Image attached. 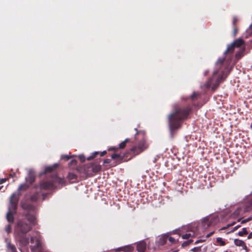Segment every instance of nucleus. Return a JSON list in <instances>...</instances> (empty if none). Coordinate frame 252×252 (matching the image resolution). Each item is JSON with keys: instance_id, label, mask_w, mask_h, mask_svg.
<instances>
[{"instance_id": "49", "label": "nucleus", "mask_w": 252, "mask_h": 252, "mask_svg": "<svg viewBox=\"0 0 252 252\" xmlns=\"http://www.w3.org/2000/svg\"><path fill=\"white\" fill-rule=\"evenodd\" d=\"M235 223H236V222H235V221H233V222H232V223H230V224H228L227 225V227H230V226H233V225H234Z\"/></svg>"}, {"instance_id": "46", "label": "nucleus", "mask_w": 252, "mask_h": 252, "mask_svg": "<svg viewBox=\"0 0 252 252\" xmlns=\"http://www.w3.org/2000/svg\"><path fill=\"white\" fill-rule=\"evenodd\" d=\"M106 153H107L106 151H103L102 152H101V153H100V157H103V156H104L105 155H106Z\"/></svg>"}, {"instance_id": "22", "label": "nucleus", "mask_w": 252, "mask_h": 252, "mask_svg": "<svg viewBox=\"0 0 252 252\" xmlns=\"http://www.w3.org/2000/svg\"><path fill=\"white\" fill-rule=\"evenodd\" d=\"M130 139L126 138L124 141L120 143L119 148L122 149H124L126 147V144L130 142Z\"/></svg>"}, {"instance_id": "59", "label": "nucleus", "mask_w": 252, "mask_h": 252, "mask_svg": "<svg viewBox=\"0 0 252 252\" xmlns=\"http://www.w3.org/2000/svg\"><path fill=\"white\" fill-rule=\"evenodd\" d=\"M225 252H228L227 251H226Z\"/></svg>"}, {"instance_id": "43", "label": "nucleus", "mask_w": 252, "mask_h": 252, "mask_svg": "<svg viewBox=\"0 0 252 252\" xmlns=\"http://www.w3.org/2000/svg\"><path fill=\"white\" fill-rule=\"evenodd\" d=\"M111 160L110 159L107 158V159H105L104 160L103 163L104 164H109L111 162Z\"/></svg>"}, {"instance_id": "42", "label": "nucleus", "mask_w": 252, "mask_h": 252, "mask_svg": "<svg viewBox=\"0 0 252 252\" xmlns=\"http://www.w3.org/2000/svg\"><path fill=\"white\" fill-rule=\"evenodd\" d=\"M119 147H112L109 148V151H116L118 150Z\"/></svg>"}, {"instance_id": "10", "label": "nucleus", "mask_w": 252, "mask_h": 252, "mask_svg": "<svg viewBox=\"0 0 252 252\" xmlns=\"http://www.w3.org/2000/svg\"><path fill=\"white\" fill-rule=\"evenodd\" d=\"M147 244L144 241H140L137 244L136 249L138 252H145Z\"/></svg>"}, {"instance_id": "23", "label": "nucleus", "mask_w": 252, "mask_h": 252, "mask_svg": "<svg viewBox=\"0 0 252 252\" xmlns=\"http://www.w3.org/2000/svg\"><path fill=\"white\" fill-rule=\"evenodd\" d=\"M252 36V24L250 26L249 28L246 30L245 32V38H248Z\"/></svg>"}, {"instance_id": "53", "label": "nucleus", "mask_w": 252, "mask_h": 252, "mask_svg": "<svg viewBox=\"0 0 252 252\" xmlns=\"http://www.w3.org/2000/svg\"><path fill=\"white\" fill-rule=\"evenodd\" d=\"M29 243V241H28V240L27 239H26V241H25V245H27Z\"/></svg>"}, {"instance_id": "29", "label": "nucleus", "mask_w": 252, "mask_h": 252, "mask_svg": "<svg viewBox=\"0 0 252 252\" xmlns=\"http://www.w3.org/2000/svg\"><path fill=\"white\" fill-rule=\"evenodd\" d=\"M217 243L220 244V246H223L225 245L226 243L224 241L222 240L221 238H218L216 240Z\"/></svg>"}, {"instance_id": "25", "label": "nucleus", "mask_w": 252, "mask_h": 252, "mask_svg": "<svg viewBox=\"0 0 252 252\" xmlns=\"http://www.w3.org/2000/svg\"><path fill=\"white\" fill-rule=\"evenodd\" d=\"M200 96V94L198 92H193V93L189 96V98L194 101L198 99Z\"/></svg>"}, {"instance_id": "57", "label": "nucleus", "mask_w": 252, "mask_h": 252, "mask_svg": "<svg viewBox=\"0 0 252 252\" xmlns=\"http://www.w3.org/2000/svg\"><path fill=\"white\" fill-rule=\"evenodd\" d=\"M217 73V72L216 71V72H214V75H215V74H216Z\"/></svg>"}, {"instance_id": "45", "label": "nucleus", "mask_w": 252, "mask_h": 252, "mask_svg": "<svg viewBox=\"0 0 252 252\" xmlns=\"http://www.w3.org/2000/svg\"><path fill=\"white\" fill-rule=\"evenodd\" d=\"M240 226H240V225H237V226H235V227L233 228V229H232V232H234V231H236V230L238 228H239Z\"/></svg>"}, {"instance_id": "8", "label": "nucleus", "mask_w": 252, "mask_h": 252, "mask_svg": "<svg viewBox=\"0 0 252 252\" xmlns=\"http://www.w3.org/2000/svg\"><path fill=\"white\" fill-rule=\"evenodd\" d=\"M87 168L88 169H90L92 170L93 173H90L88 172H87L86 174L89 176H92L94 175V174H95L99 171H100L101 169V167L99 164H91L87 166Z\"/></svg>"}, {"instance_id": "11", "label": "nucleus", "mask_w": 252, "mask_h": 252, "mask_svg": "<svg viewBox=\"0 0 252 252\" xmlns=\"http://www.w3.org/2000/svg\"><path fill=\"white\" fill-rule=\"evenodd\" d=\"M232 43L233 44L234 47L236 48H238L242 46L245 47V41L241 38L236 39L233 42H232Z\"/></svg>"}, {"instance_id": "47", "label": "nucleus", "mask_w": 252, "mask_h": 252, "mask_svg": "<svg viewBox=\"0 0 252 252\" xmlns=\"http://www.w3.org/2000/svg\"><path fill=\"white\" fill-rule=\"evenodd\" d=\"M76 163H77V161L76 160H74V159H72L70 161V164H76Z\"/></svg>"}, {"instance_id": "6", "label": "nucleus", "mask_w": 252, "mask_h": 252, "mask_svg": "<svg viewBox=\"0 0 252 252\" xmlns=\"http://www.w3.org/2000/svg\"><path fill=\"white\" fill-rule=\"evenodd\" d=\"M218 220V217L215 216H210L205 217L202 220V225L204 227L208 228L211 226L215 225Z\"/></svg>"}, {"instance_id": "39", "label": "nucleus", "mask_w": 252, "mask_h": 252, "mask_svg": "<svg viewBox=\"0 0 252 252\" xmlns=\"http://www.w3.org/2000/svg\"><path fill=\"white\" fill-rule=\"evenodd\" d=\"M168 239L171 244H174L176 243L175 239L172 237H168Z\"/></svg>"}, {"instance_id": "51", "label": "nucleus", "mask_w": 252, "mask_h": 252, "mask_svg": "<svg viewBox=\"0 0 252 252\" xmlns=\"http://www.w3.org/2000/svg\"><path fill=\"white\" fill-rule=\"evenodd\" d=\"M34 241V238L33 237H31L30 239V242L31 243H33Z\"/></svg>"}, {"instance_id": "28", "label": "nucleus", "mask_w": 252, "mask_h": 252, "mask_svg": "<svg viewBox=\"0 0 252 252\" xmlns=\"http://www.w3.org/2000/svg\"><path fill=\"white\" fill-rule=\"evenodd\" d=\"M248 233V232L246 228H243L242 229V231H239L238 233V235L240 236H243L244 235H246Z\"/></svg>"}, {"instance_id": "30", "label": "nucleus", "mask_w": 252, "mask_h": 252, "mask_svg": "<svg viewBox=\"0 0 252 252\" xmlns=\"http://www.w3.org/2000/svg\"><path fill=\"white\" fill-rule=\"evenodd\" d=\"M99 153L98 152H95L92 154V155L87 158L88 160H91L95 158L96 156L98 155Z\"/></svg>"}, {"instance_id": "41", "label": "nucleus", "mask_w": 252, "mask_h": 252, "mask_svg": "<svg viewBox=\"0 0 252 252\" xmlns=\"http://www.w3.org/2000/svg\"><path fill=\"white\" fill-rule=\"evenodd\" d=\"M193 252H200L201 251V249L199 247H195L191 250Z\"/></svg>"}, {"instance_id": "44", "label": "nucleus", "mask_w": 252, "mask_h": 252, "mask_svg": "<svg viewBox=\"0 0 252 252\" xmlns=\"http://www.w3.org/2000/svg\"><path fill=\"white\" fill-rule=\"evenodd\" d=\"M7 180V178L0 179V184H3Z\"/></svg>"}, {"instance_id": "14", "label": "nucleus", "mask_w": 252, "mask_h": 252, "mask_svg": "<svg viewBox=\"0 0 252 252\" xmlns=\"http://www.w3.org/2000/svg\"><path fill=\"white\" fill-rule=\"evenodd\" d=\"M168 239V235H164L162 236L161 237L159 238L158 241V244L159 246H163L164 245L166 241Z\"/></svg>"}, {"instance_id": "21", "label": "nucleus", "mask_w": 252, "mask_h": 252, "mask_svg": "<svg viewBox=\"0 0 252 252\" xmlns=\"http://www.w3.org/2000/svg\"><path fill=\"white\" fill-rule=\"evenodd\" d=\"M234 244L237 246H239V247L245 246V247H246L245 242L241 240L235 239L234 241Z\"/></svg>"}, {"instance_id": "56", "label": "nucleus", "mask_w": 252, "mask_h": 252, "mask_svg": "<svg viewBox=\"0 0 252 252\" xmlns=\"http://www.w3.org/2000/svg\"><path fill=\"white\" fill-rule=\"evenodd\" d=\"M199 242V241H197L195 243V244H197Z\"/></svg>"}, {"instance_id": "54", "label": "nucleus", "mask_w": 252, "mask_h": 252, "mask_svg": "<svg viewBox=\"0 0 252 252\" xmlns=\"http://www.w3.org/2000/svg\"><path fill=\"white\" fill-rule=\"evenodd\" d=\"M187 243H188L187 242H184V243L183 244V245H187Z\"/></svg>"}, {"instance_id": "3", "label": "nucleus", "mask_w": 252, "mask_h": 252, "mask_svg": "<svg viewBox=\"0 0 252 252\" xmlns=\"http://www.w3.org/2000/svg\"><path fill=\"white\" fill-rule=\"evenodd\" d=\"M36 223L35 217L27 212L23 218L17 220L15 227V232L20 238H24L25 235L31 230L32 226Z\"/></svg>"}, {"instance_id": "17", "label": "nucleus", "mask_w": 252, "mask_h": 252, "mask_svg": "<svg viewBox=\"0 0 252 252\" xmlns=\"http://www.w3.org/2000/svg\"><path fill=\"white\" fill-rule=\"evenodd\" d=\"M245 51V47H243V48L235 54V58L239 60L244 55V52Z\"/></svg>"}, {"instance_id": "52", "label": "nucleus", "mask_w": 252, "mask_h": 252, "mask_svg": "<svg viewBox=\"0 0 252 252\" xmlns=\"http://www.w3.org/2000/svg\"><path fill=\"white\" fill-rule=\"evenodd\" d=\"M229 227H227V225L225 227H223L222 228H221V230H225L226 229H227V228H228Z\"/></svg>"}, {"instance_id": "2", "label": "nucleus", "mask_w": 252, "mask_h": 252, "mask_svg": "<svg viewBox=\"0 0 252 252\" xmlns=\"http://www.w3.org/2000/svg\"><path fill=\"white\" fill-rule=\"evenodd\" d=\"M191 112V107L189 106L180 107L175 106L173 112L168 116V120L170 131L181 127L182 122L187 119Z\"/></svg>"}, {"instance_id": "55", "label": "nucleus", "mask_w": 252, "mask_h": 252, "mask_svg": "<svg viewBox=\"0 0 252 252\" xmlns=\"http://www.w3.org/2000/svg\"><path fill=\"white\" fill-rule=\"evenodd\" d=\"M241 220V219H238L237 221H238V222H239V221H240Z\"/></svg>"}, {"instance_id": "35", "label": "nucleus", "mask_w": 252, "mask_h": 252, "mask_svg": "<svg viewBox=\"0 0 252 252\" xmlns=\"http://www.w3.org/2000/svg\"><path fill=\"white\" fill-rule=\"evenodd\" d=\"M191 236V234L190 233H186L182 235V237L184 239H188Z\"/></svg>"}, {"instance_id": "50", "label": "nucleus", "mask_w": 252, "mask_h": 252, "mask_svg": "<svg viewBox=\"0 0 252 252\" xmlns=\"http://www.w3.org/2000/svg\"><path fill=\"white\" fill-rule=\"evenodd\" d=\"M251 238H252V232H251V233L249 234V235H248V239H251Z\"/></svg>"}, {"instance_id": "32", "label": "nucleus", "mask_w": 252, "mask_h": 252, "mask_svg": "<svg viewBox=\"0 0 252 252\" xmlns=\"http://www.w3.org/2000/svg\"><path fill=\"white\" fill-rule=\"evenodd\" d=\"M212 80L211 79L209 80L206 83L204 84V87L206 89H209L211 87Z\"/></svg>"}, {"instance_id": "5", "label": "nucleus", "mask_w": 252, "mask_h": 252, "mask_svg": "<svg viewBox=\"0 0 252 252\" xmlns=\"http://www.w3.org/2000/svg\"><path fill=\"white\" fill-rule=\"evenodd\" d=\"M65 182L63 178H60L55 175L52 177L51 180L44 181L40 183L39 186L41 190H52L56 188V184L62 186L65 184Z\"/></svg>"}, {"instance_id": "9", "label": "nucleus", "mask_w": 252, "mask_h": 252, "mask_svg": "<svg viewBox=\"0 0 252 252\" xmlns=\"http://www.w3.org/2000/svg\"><path fill=\"white\" fill-rule=\"evenodd\" d=\"M35 178L34 172L32 170H29L28 171V176L26 178V182L30 185L34 182Z\"/></svg>"}, {"instance_id": "27", "label": "nucleus", "mask_w": 252, "mask_h": 252, "mask_svg": "<svg viewBox=\"0 0 252 252\" xmlns=\"http://www.w3.org/2000/svg\"><path fill=\"white\" fill-rule=\"evenodd\" d=\"M39 197V194L37 192L34 193L31 197V200L32 202L36 201Z\"/></svg>"}, {"instance_id": "24", "label": "nucleus", "mask_w": 252, "mask_h": 252, "mask_svg": "<svg viewBox=\"0 0 252 252\" xmlns=\"http://www.w3.org/2000/svg\"><path fill=\"white\" fill-rule=\"evenodd\" d=\"M57 167V165H53V166H47L45 168V169H44V173H50L51 172H52L55 169H56Z\"/></svg>"}, {"instance_id": "16", "label": "nucleus", "mask_w": 252, "mask_h": 252, "mask_svg": "<svg viewBox=\"0 0 252 252\" xmlns=\"http://www.w3.org/2000/svg\"><path fill=\"white\" fill-rule=\"evenodd\" d=\"M222 77H223L222 75H221L217 79V80H216V81L215 83V84H214L212 85V88H211V89H212V90L213 91H215L217 89V88H218V87L219 86V84H220V82H221V79H222Z\"/></svg>"}, {"instance_id": "1", "label": "nucleus", "mask_w": 252, "mask_h": 252, "mask_svg": "<svg viewBox=\"0 0 252 252\" xmlns=\"http://www.w3.org/2000/svg\"><path fill=\"white\" fill-rule=\"evenodd\" d=\"M136 133L135 135V139H137V136H141V139L138 142L137 145H135L131 147L129 149V151L126 152L124 155H121L118 154H113L111 155V158L115 160V164L114 166L119 164L123 162L127 161L131 158V157L127 158L126 155L127 154H131L133 156H135L141 153L145 150H146L149 146L145 138V133L142 131H137V128H135Z\"/></svg>"}, {"instance_id": "48", "label": "nucleus", "mask_w": 252, "mask_h": 252, "mask_svg": "<svg viewBox=\"0 0 252 252\" xmlns=\"http://www.w3.org/2000/svg\"><path fill=\"white\" fill-rule=\"evenodd\" d=\"M214 231H212L210 233H209V234H208L206 236L207 237H209L210 236H211L214 233Z\"/></svg>"}, {"instance_id": "12", "label": "nucleus", "mask_w": 252, "mask_h": 252, "mask_svg": "<svg viewBox=\"0 0 252 252\" xmlns=\"http://www.w3.org/2000/svg\"><path fill=\"white\" fill-rule=\"evenodd\" d=\"M252 209V197L250 198L244 208L245 212H249Z\"/></svg>"}, {"instance_id": "58", "label": "nucleus", "mask_w": 252, "mask_h": 252, "mask_svg": "<svg viewBox=\"0 0 252 252\" xmlns=\"http://www.w3.org/2000/svg\"><path fill=\"white\" fill-rule=\"evenodd\" d=\"M191 242H192V241L190 240V241H189V243H190Z\"/></svg>"}, {"instance_id": "19", "label": "nucleus", "mask_w": 252, "mask_h": 252, "mask_svg": "<svg viewBox=\"0 0 252 252\" xmlns=\"http://www.w3.org/2000/svg\"><path fill=\"white\" fill-rule=\"evenodd\" d=\"M67 178L69 181L74 182L77 180V176L73 173H68Z\"/></svg>"}, {"instance_id": "31", "label": "nucleus", "mask_w": 252, "mask_h": 252, "mask_svg": "<svg viewBox=\"0 0 252 252\" xmlns=\"http://www.w3.org/2000/svg\"><path fill=\"white\" fill-rule=\"evenodd\" d=\"M238 19L236 16H234L233 18L232 27H237Z\"/></svg>"}, {"instance_id": "4", "label": "nucleus", "mask_w": 252, "mask_h": 252, "mask_svg": "<svg viewBox=\"0 0 252 252\" xmlns=\"http://www.w3.org/2000/svg\"><path fill=\"white\" fill-rule=\"evenodd\" d=\"M20 194L13 193L10 196L8 205V211L6 214V218L7 221L13 223L14 221V215L16 213L18 203Z\"/></svg>"}, {"instance_id": "36", "label": "nucleus", "mask_w": 252, "mask_h": 252, "mask_svg": "<svg viewBox=\"0 0 252 252\" xmlns=\"http://www.w3.org/2000/svg\"><path fill=\"white\" fill-rule=\"evenodd\" d=\"M252 220V217H250L247 219H245L244 220H243L242 221H241V223L243 224V223H245L248 221H249L250 220Z\"/></svg>"}, {"instance_id": "18", "label": "nucleus", "mask_w": 252, "mask_h": 252, "mask_svg": "<svg viewBox=\"0 0 252 252\" xmlns=\"http://www.w3.org/2000/svg\"><path fill=\"white\" fill-rule=\"evenodd\" d=\"M235 48V47H234L233 44L232 43H231L230 45H229L227 46L226 50L224 53V55H226V54H229V53L232 54L233 53Z\"/></svg>"}, {"instance_id": "34", "label": "nucleus", "mask_w": 252, "mask_h": 252, "mask_svg": "<svg viewBox=\"0 0 252 252\" xmlns=\"http://www.w3.org/2000/svg\"><path fill=\"white\" fill-rule=\"evenodd\" d=\"M11 226L10 224L7 225L5 227V231L8 234L11 232Z\"/></svg>"}, {"instance_id": "15", "label": "nucleus", "mask_w": 252, "mask_h": 252, "mask_svg": "<svg viewBox=\"0 0 252 252\" xmlns=\"http://www.w3.org/2000/svg\"><path fill=\"white\" fill-rule=\"evenodd\" d=\"M134 250V248L131 246H127L125 247L120 248L117 249V251H123L125 252H132Z\"/></svg>"}, {"instance_id": "33", "label": "nucleus", "mask_w": 252, "mask_h": 252, "mask_svg": "<svg viewBox=\"0 0 252 252\" xmlns=\"http://www.w3.org/2000/svg\"><path fill=\"white\" fill-rule=\"evenodd\" d=\"M238 32V27H233V36L234 37L236 36Z\"/></svg>"}, {"instance_id": "26", "label": "nucleus", "mask_w": 252, "mask_h": 252, "mask_svg": "<svg viewBox=\"0 0 252 252\" xmlns=\"http://www.w3.org/2000/svg\"><path fill=\"white\" fill-rule=\"evenodd\" d=\"M7 248L8 249L10 250L12 252H17L15 246L14 245L10 243V242L7 243Z\"/></svg>"}, {"instance_id": "13", "label": "nucleus", "mask_w": 252, "mask_h": 252, "mask_svg": "<svg viewBox=\"0 0 252 252\" xmlns=\"http://www.w3.org/2000/svg\"><path fill=\"white\" fill-rule=\"evenodd\" d=\"M30 185L28 184H21L18 188L17 192H16V193H19L21 195V193L20 192L21 191H25L29 188ZM21 195H20V196Z\"/></svg>"}, {"instance_id": "40", "label": "nucleus", "mask_w": 252, "mask_h": 252, "mask_svg": "<svg viewBox=\"0 0 252 252\" xmlns=\"http://www.w3.org/2000/svg\"><path fill=\"white\" fill-rule=\"evenodd\" d=\"M79 158L82 162H84L85 161L86 158H85V156L84 155H80L79 156Z\"/></svg>"}, {"instance_id": "38", "label": "nucleus", "mask_w": 252, "mask_h": 252, "mask_svg": "<svg viewBox=\"0 0 252 252\" xmlns=\"http://www.w3.org/2000/svg\"><path fill=\"white\" fill-rule=\"evenodd\" d=\"M61 158L67 161L70 158V157H69L67 155H62L61 157Z\"/></svg>"}, {"instance_id": "7", "label": "nucleus", "mask_w": 252, "mask_h": 252, "mask_svg": "<svg viewBox=\"0 0 252 252\" xmlns=\"http://www.w3.org/2000/svg\"><path fill=\"white\" fill-rule=\"evenodd\" d=\"M31 250L32 252H48L44 251L42 243L38 239L35 240V245L31 246Z\"/></svg>"}, {"instance_id": "37", "label": "nucleus", "mask_w": 252, "mask_h": 252, "mask_svg": "<svg viewBox=\"0 0 252 252\" xmlns=\"http://www.w3.org/2000/svg\"><path fill=\"white\" fill-rule=\"evenodd\" d=\"M224 61H225V58H223L222 59H219L217 61V63H219L220 65H221L223 63Z\"/></svg>"}, {"instance_id": "20", "label": "nucleus", "mask_w": 252, "mask_h": 252, "mask_svg": "<svg viewBox=\"0 0 252 252\" xmlns=\"http://www.w3.org/2000/svg\"><path fill=\"white\" fill-rule=\"evenodd\" d=\"M21 207L23 209L28 211L33 210L34 209V206L31 204H22Z\"/></svg>"}]
</instances>
